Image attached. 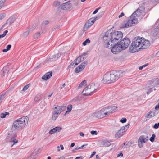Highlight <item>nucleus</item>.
<instances>
[{
  "label": "nucleus",
  "instance_id": "f257e3e1",
  "mask_svg": "<svg viewBox=\"0 0 159 159\" xmlns=\"http://www.w3.org/2000/svg\"><path fill=\"white\" fill-rule=\"evenodd\" d=\"M111 30L106 32L103 37L104 41V46L107 48H112L113 45L116 44L123 37V34L121 31L115 32L113 33L111 32Z\"/></svg>",
  "mask_w": 159,
  "mask_h": 159
},
{
  "label": "nucleus",
  "instance_id": "f03ea898",
  "mask_svg": "<svg viewBox=\"0 0 159 159\" xmlns=\"http://www.w3.org/2000/svg\"><path fill=\"white\" fill-rule=\"evenodd\" d=\"M145 11V7L143 6L139 7L130 16L127 23L122 25L121 28H127L131 26L133 24H136L138 22V19L136 18Z\"/></svg>",
  "mask_w": 159,
  "mask_h": 159
},
{
  "label": "nucleus",
  "instance_id": "7ed1b4c3",
  "mask_svg": "<svg viewBox=\"0 0 159 159\" xmlns=\"http://www.w3.org/2000/svg\"><path fill=\"white\" fill-rule=\"evenodd\" d=\"M130 43V39L128 38H124L121 41H118L115 44L111 49V52L114 54L119 52L121 50L126 49Z\"/></svg>",
  "mask_w": 159,
  "mask_h": 159
},
{
  "label": "nucleus",
  "instance_id": "20e7f679",
  "mask_svg": "<svg viewBox=\"0 0 159 159\" xmlns=\"http://www.w3.org/2000/svg\"><path fill=\"white\" fill-rule=\"evenodd\" d=\"M115 71H112L110 73L108 72L103 76V79L102 80V83L106 84L113 83L118 80Z\"/></svg>",
  "mask_w": 159,
  "mask_h": 159
},
{
  "label": "nucleus",
  "instance_id": "39448f33",
  "mask_svg": "<svg viewBox=\"0 0 159 159\" xmlns=\"http://www.w3.org/2000/svg\"><path fill=\"white\" fill-rule=\"evenodd\" d=\"M142 37H137L133 39V41L131 44L129 48V51L130 52L134 53L137 51L139 49H141V47L142 43Z\"/></svg>",
  "mask_w": 159,
  "mask_h": 159
},
{
  "label": "nucleus",
  "instance_id": "423d86ee",
  "mask_svg": "<svg viewBox=\"0 0 159 159\" xmlns=\"http://www.w3.org/2000/svg\"><path fill=\"white\" fill-rule=\"evenodd\" d=\"M17 135L15 134H8V135L7 136L6 140L7 142H10L13 143L12 145V147L16 143L18 142V140L16 139Z\"/></svg>",
  "mask_w": 159,
  "mask_h": 159
},
{
  "label": "nucleus",
  "instance_id": "0eeeda50",
  "mask_svg": "<svg viewBox=\"0 0 159 159\" xmlns=\"http://www.w3.org/2000/svg\"><path fill=\"white\" fill-rule=\"evenodd\" d=\"M117 107L116 106L107 107L103 108L104 112L107 116L116 111L117 110Z\"/></svg>",
  "mask_w": 159,
  "mask_h": 159
},
{
  "label": "nucleus",
  "instance_id": "6e6552de",
  "mask_svg": "<svg viewBox=\"0 0 159 159\" xmlns=\"http://www.w3.org/2000/svg\"><path fill=\"white\" fill-rule=\"evenodd\" d=\"M148 140V136L143 135L139 137L138 139V146L140 148L143 147V143L146 142Z\"/></svg>",
  "mask_w": 159,
  "mask_h": 159
},
{
  "label": "nucleus",
  "instance_id": "1a4fd4ad",
  "mask_svg": "<svg viewBox=\"0 0 159 159\" xmlns=\"http://www.w3.org/2000/svg\"><path fill=\"white\" fill-rule=\"evenodd\" d=\"M19 121L20 122L21 125L23 128L26 127L28 125V121L29 118L27 116H23L22 117L18 119Z\"/></svg>",
  "mask_w": 159,
  "mask_h": 159
},
{
  "label": "nucleus",
  "instance_id": "9d476101",
  "mask_svg": "<svg viewBox=\"0 0 159 159\" xmlns=\"http://www.w3.org/2000/svg\"><path fill=\"white\" fill-rule=\"evenodd\" d=\"M104 111L103 108L100 111L94 113L93 115L95 117L101 119L107 116Z\"/></svg>",
  "mask_w": 159,
  "mask_h": 159
},
{
  "label": "nucleus",
  "instance_id": "9b49d317",
  "mask_svg": "<svg viewBox=\"0 0 159 159\" xmlns=\"http://www.w3.org/2000/svg\"><path fill=\"white\" fill-rule=\"evenodd\" d=\"M16 20L15 17L12 16L9 17L6 21V22L2 27L1 29H2L7 26H10Z\"/></svg>",
  "mask_w": 159,
  "mask_h": 159
},
{
  "label": "nucleus",
  "instance_id": "f8f14e48",
  "mask_svg": "<svg viewBox=\"0 0 159 159\" xmlns=\"http://www.w3.org/2000/svg\"><path fill=\"white\" fill-rule=\"evenodd\" d=\"M142 43L141 47V49H145L149 47L150 43L148 40H145L143 38H142Z\"/></svg>",
  "mask_w": 159,
  "mask_h": 159
},
{
  "label": "nucleus",
  "instance_id": "ddd939ff",
  "mask_svg": "<svg viewBox=\"0 0 159 159\" xmlns=\"http://www.w3.org/2000/svg\"><path fill=\"white\" fill-rule=\"evenodd\" d=\"M125 131V127H122L119 130L116 134L115 135V138L118 139L120 137L124 135Z\"/></svg>",
  "mask_w": 159,
  "mask_h": 159
},
{
  "label": "nucleus",
  "instance_id": "4468645a",
  "mask_svg": "<svg viewBox=\"0 0 159 159\" xmlns=\"http://www.w3.org/2000/svg\"><path fill=\"white\" fill-rule=\"evenodd\" d=\"M93 93L89 85L85 87L82 92V94L85 96H89Z\"/></svg>",
  "mask_w": 159,
  "mask_h": 159
},
{
  "label": "nucleus",
  "instance_id": "2eb2a0df",
  "mask_svg": "<svg viewBox=\"0 0 159 159\" xmlns=\"http://www.w3.org/2000/svg\"><path fill=\"white\" fill-rule=\"evenodd\" d=\"M99 85L98 83H93L89 85L93 93L95 92V90L98 88Z\"/></svg>",
  "mask_w": 159,
  "mask_h": 159
},
{
  "label": "nucleus",
  "instance_id": "dca6fc26",
  "mask_svg": "<svg viewBox=\"0 0 159 159\" xmlns=\"http://www.w3.org/2000/svg\"><path fill=\"white\" fill-rule=\"evenodd\" d=\"M13 127L15 128V129L17 130L19 129H20L23 128L22 126L21 125L20 122L19 121L18 119L14 121Z\"/></svg>",
  "mask_w": 159,
  "mask_h": 159
},
{
  "label": "nucleus",
  "instance_id": "f3484780",
  "mask_svg": "<svg viewBox=\"0 0 159 159\" xmlns=\"http://www.w3.org/2000/svg\"><path fill=\"white\" fill-rule=\"evenodd\" d=\"M61 55V53H58L54 55L52 57H50L48 60L51 61H55L60 57Z\"/></svg>",
  "mask_w": 159,
  "mask_h": 159
},
{
  "label": "nucleus",
  "instance_id": "a211bd4d",
  "mask_svg": "<svg viewBox=\"0 0 159 159\" xmlns=\"http://www.w3.org/2000/svg\"><path fill=\"white\" fill-rule=\"evenodd\" d=\"M100 145L102 147H108L111 145L110 142L107 139H103L100 142Z\"/></svg>",
  "mask_w": 159,
  "mask_h": 159
},
{
  "label": "nucleus",
  "instance_id": "6ab92c4d",
  "mask_svg": "<svg viewBox=\"0 0 159 159\" xmlns=\"http://www.w3.org/2000/svg\"><path fill=\"white\" fill-rule=\"evenodd\" d=\"M52 71L48 72L46 73L44 75H43L42 78L44 79L45 80L49 79L52 76Z\"/></svg>",
  "mask_w": 159,
  "mask_h": 159
},
{
  "label": "nucleus",
  "instance_id": "aec40b11",
  "mask_svg": "<svg viewBox=\"0 0 159 159\" xmlns=\"http://www.w3.org/2000/svg\"><path fill=\"white\" fill-rule=\"evenodd\" d=\"M62 129V128L60 127H57L51 129L49 133L50 134H52L54 133L58 132Z\"/></svg>",
  "mask_w": 159,
  "mask_h": 159
},
{
  "label": "nucleus",
  "instance_id": "412c9836",
  "mask_svg": "<svg viewBox=\"0 0 159 159\" xmlns=\"http://www.w3.org/2000/svg\"><path fill=\"white\" fill-rule=\"evenodd\" d=\"M40 152V148L35 149L32 153L31 157H29L28 159H34V157H32L39 154Z\"/></svg>",
  "mask_w": 159,
  "mask_h": 159
},
{
  "label": "nucleus",
  "instance_id": "4be33fe9",
  "mask_svg": "<svg viewBox=\"0 0 159 159\" xmlns=\"http://www.w3.org/2000/svg\"><path fill=\"white\" fill-rule=\"evenodd\" d=\"M115 73L118 79L120 77L123 76L125 74V71L121 70L117 71H115Z\"/></svg>",
  "mask_w": 159,
  "mask_h": 159
},
{
  "label": "nucleus",
  "instance_id": "5701e85b",
  "mask_svg": "<svg viewBox=\"0 0 159 159\" xmlns=\"http://www.w3.org/2000/svg\"><path fill=\"white\" fill-rule=\"evenodd\" d=\"M66 107H62V106H58L55 107V109H57V113L60 114L63 111L66 110Z\"/></svg>",
  "mask_w": 159,
  "mask_h": 159
},
{
  "label": "nucleus",
  "instance_id": "b1692460",
  "mask_svg": "<svg viewBox=\"0 0 159 159\" xmlns=\"http://www.w3.org/2000/svg\"><path fill=\"white\" fill-rule=\"evenodd\" d=\"M7 66H5L3 67V69L1 71V74L4 76L5 74H7L9 72V70L7 69Z\"/></svg>",
  "mask_w": 159,
  "mask_h": 159
},
{
  "label": "nucleus",
  "instance_id": "393cba45",
  "mask_svg": "<svg viewBox=\"0 0 159 159\" xmlns=\"http://www.w3.org/2000/svg\"><path fill=\"white\" fill-rule=\"evenodd\" d=\"M59 113H57V111L56 110H54L52 113V119L53 120H55L57 118L58 116V114Z\"/></svg>",
  "mask_w": 159,
  "mask_h": 159
},
{
  "label": "nucleus",
  "instance_id": "a878e982",
  "mask_svg": "<svg viewBox=\"0 0 159 159\" xmlns=\"http://www.w3.org/2000/svg\"><path fill=\"white\" fill-rule=\"evenodd\" d=\"M92 19H90L88 20V22L85 23V25L88 27H90L94 23L93 20H92Z\"/></svg>",
  "mask_w": 159,
  "mask_h": 159
},
{
  "label": "nucleus",
  "instance_id": "bb28decb",
  "mask_svg": "<svg viewBox=\"0 0 159 159\" xmlns=\"http://www.w3.org/2000/svg\"><path fill=\"white\" fill-rule=\"evenodd\" d=\"M57 9V11L60 10L61 9L63 10H67V8L66 6L65 3H64L60 6Z\"/></svg>",
  "mask_w": 159,
  "mask_h": 159
},
{
  "label": "nucleus",
  "instance_id": "cd10ccee",
  "mask_svg": "<svg viewBox=\"0 0 159 159\" xmlns=\"http://www.w3.org/2000/svg\"><path fill=\"white\" fill-rule=\"evenodd\" d=\"M72 108V105L71 104L69 105L67 107V111H66L64 115H66V114H68L70 112Z\"/></svg>",
  "mask_w": 159,
  "mask_h": 159
},
{
  "label": "nucleus",
  "instance_id": "c85d7f7f",
  "mask_svg": "<svg viewBox=\"0 0 159 159\" xmlns=\"http://www.w3.org/2000/svg\"><path fill=\"white\" fill-rule=\"evenodd\" d=\"M33 30L30 29L28 30L25 32L21 34V36L24 38L26 37L28 35L30 31L32 30Z\"/></svg>",
  "mask_w": 159,
  "mask_h": 159
},
{
  "label": "nucleus",
  "instance_id": "c756f323",
  "mask_svg": "<svg viewBox=\"0 0 159 159\" xmlns=\"http://www.w3.org/2000/svg\"><path fill=\"white\" fill-rule=\"evenodd\" d=\"M87 64L88 62L86 61H85L82 63L81 64H80L79 66L83 70L85 67V66L87 65Z\"/></svg>",
  "mask_w": 159,
  "mask_h": 159
},
{
  "label": "nucleus",
  "instance_id": "7c9ffc66",
  "mask_svg": "<svg viewBox=\"0 0 159 159\" xmlns=\"http://www.w3.org/2000/svg\"><path fill=\"white\" fill-rule=\"evenodd\" d=\"M155 116V115L154 114V112L153 111H151L149 112L147 114L146 116V117H152Z\"/></svg>",
  "mask_w": 159,
  "mask_h": 159
},
{
  "label": "nucleus",
  "instance_id": "2f4dec72",
  "mask_svg": "<svg viewBox=\"0 0 159 159\" xmlns=\"http://www.w3.org/2000/svg\"><path fill=\"white\" fill-rule=\"evenodd\" d=\"M66 6L67 8V10L71 9L72 7V4L70 2V1L67 2L66 3H65Z\"/></svg>",
  "mask_w": 159,
  "mask_h": 159
},
{
  "label": "nucleus",
  "instance_id": "473e14b6",
  "mask_svg": "<svg viewBox=\"0 0 159 159\" xmlns=\"http://www.w3.org/2000/svg\"><path fill=\"white\" fill-rule=\"evenodd\" d=\"M83 70L79 66L77 67L75 70V72L78 73Z\"/></svg>",
  "mask_w": 159,
  "mask_h": 159
},
{
  "label": "nucleus",
  "instance_id": "72a5a7b5",
  "mask_svg": "<svg viewBox=\"0 0 159 159\" xmlns=\"http://www.w3.org/2000/svg\"><path fill=\"white\" fill-rule=\"evenodd\" d=\"M81 100V97L79 96H78L72 99V101L73 102H75L77 101H80Z\"/></svg>",
  "mask_w": 159,
  "mask_h": 159
},
{
  "label": "nucleus",
  "instance_id": "f704fd0d",
  "mask_svg": "<svg viewBox=\"0 0 159 159\" xmlns=\"http://www.w3.org/2000/svg\"><path fill=\"white\" fill-rule=\"evenodd\" d=\"M86 83V80H83L80 84V85L79 86L78 88L82 87L84 85V84Z\"/></svg>",
  "mask_w": 159,
  "mask_h": 159
},
{
  "label": "nucleus",
  "instance_id": "c9c22d12",
  "mask_svg": "<svg viewBox=\"0 0 159 159\" xmlns=\"http://www.w3.org/2000/svg\"><path fill=\"white\" fill-rule=\"evenodd\" d=\"M6 0H0V8L3 7Z\"/></svg>",
  "mask_w": 159,
  "mask_h": 159
},
{
  "label": "nucleus",
  "instance_id": "e433bc0d",
  "mask_svg": "<svg viewBox=\"0 0 159 159\" xmlns=\"http://www.w3.org/2000/svg\"><path fill=\"white\" fill-rule=\"evenodd\" d=\"M60 2L57 1H55L53 3V5L55 7H57L60 5Z\"/></svg>",
  "mask_w": 159,
  "mask_h": 159
},
{
  "label": "nucleus",
  "instance_id": "4c0bfd02",
  "mask_svg": "<svg viewBox=\"0 0 159 159\" xmlns=\"http://www.w3.org/2000/svg\"><path fill=\"white\" fill-rule=\"evenodd\" d=\"M90 42V41L89 39H87L83 43V45L85 46L87 44V43H89Z\"/></svg>",
  "mask_w": 159,
  "mask_h": 159
},
{
  "label": "nucleus",
  "instance_id": "58836bf2",
  "mask_svg": "<svg viewBox=\"0 0 159 159\" xmlns=\"http://www.w3.org/2000/svg\"><path fill=\"white\" fill-rule=\"evenodd\" d=\"M156 24L157 25V28H155V30L157 31V32H159V19L157 20Z\"/></svg>",
  "mask_w": 159,
  "mask_h": 159
},
{
  "label": "nucleus",
  "instance_id": "ea45409f",
  "mask_svg": "<svg viewBox=\"0 0 159 159\" xmlns=\"http://www.w3.org/2000/svg\"><path fill=\"white\" fill-rule=\"evenodd\" d=\"M156 136L155 134H153L151 137L150 138V140L152 142H153L154 141V139Z\"/></svg>",
  "mask_w": 159,
  "mask_h": 159
},
{
  "label": "nucleus",
  "instance_id": "a19ab883",
  "mask_svg": "<svg viewBox=\"0 0 159 159\" xmlns=\"http://www.w3.org/2000/svg\"><path fill=\"white\" fill-rule=\"evenodd\" d=\"M49 23V21L48 20H45L43 21L42 24V26H45L48 24Z\"/></svg>",
  "mask_w": 159,
  "mask_h": 159
},
{
  "label": "nucleus",
  "instance_id": "79ce46f5",
  "mask_svg": "<svg viewBox=\"0 0 159 159\" xmlns=\"http://www.w3.org/2000/svg\"><path fill=\"white\" fill-rule=\"evenodd\" d=\"M40 98H41L40 97V96H36L34 98V101L35 102H38L40 100Z\"/></svg>",
  "mask_w": 159,
  "mask_h": 159
},
{
  "label": "nucleus",
  "instance_id": "37998d69",
  "mask_svg": "<svg viewBox=\"0 0 159 159\" xmlns=\"http://www.w3.org/2000/svg\"><path fill=\"white\" fill-rule=\"evenodd\" d=\"M40 32H38L35 34L34 35V39H35L37 38L38 37L40 36Z\"/></svg>",
  "mask_w": 159,
  "mask_h": 159
},
{
  "label": "nucleus",
  "instance_id": "c03bdc74",
  "mask_svg": "<svg viewBox=\"0 0 159 159\" xmlns=\"http://www.w3.org/2000/svg\"><path fill=\"white\" fill-rule=\"evenodd\" d=\"M60 27V25H57L55 26H54L53 28L52 29V31H53L55 30H56V29H58Z\"/></svg>",
  "mask_w": 159,
  "mask_h": 159
},
{
  "label": "nucleus",
  "instance_id": "a18cd8bd",
  "mask_svg": "<svg viewBox=\"0 0 159 159\" xmlns=\"http://www.w3.org/2000/svg\"><path fill=\"white\" fill-rule=\"evenodd\" d=\"M126 119L125 118H122V119L120 120V122L122 123L126 122Z\"/></svg>",
  "mask_w": 159,
  "mask_h": 159
},
{
  "label": "nucleus",
  "instance_id": "49530a36",
  "mask_svg": "<svg viewBox=\"0 0 159 159\" xmlns=\"http://www.w3.org/2000/svg\"><path fill=\"white\" fill-rule=\"evenodd\" d=\"M5 93L2 94L0 95V98L1 99V101H2V100L4 99L5 96Z\"/></svg>",
  "mask_w": 159,
  "mask_h": 159
},
{
  "label": "nucleus",
  "instance_id": "de8ad7c7",
  "mask_svg": "<svg viewBox=\"0 0 159 159\" xmlns=\"http://www.w3.org/2000/svg\"><path fill=\"white\" fill-rule=\"evenodd\" d=\"M76 65H75V64L74 63V61H73V62L71 63L69 65V67H71L72 66V67L74 68L75 67Z\"/></svg>",
  "mask_w": 159,
  "mask_h": 159
},
{
  "label": "nucleus",
  "instance_id": "09e8293b",
  "mask_svg": "<svg viewBox=\"0 0 159 159\" xmlns=\"http://www.w3.org/2000/svg\"><path fill=\"white\" fill-rule=\"evenodd\" d=\"M91 133L92 135H97L98 134L97 132L96 131H93L92 130L91 131Z\"/></svg>",
  "mask_w": 159,
  "mask_h": 159
},
{
  "label": "nucleus",
  "instance_id": "8fccbe9b",
  "mask_svg": "<svg viewBox=\"0 0 159 159\" xmlns=\"http://www.w3.org/2000/svg\"><path fill=\"white\" fill-rule=\"evenodd\" d=\"M79 58V57H77L74 61V63H75V65H77L79 63H78V60Z\"/></svg>",
  "mask_w": 159,
  "mask_h": 159
},
{
  "label": "nucleus",
  "instance_id": "3c124183",
  "mask_svg": "<svg viewBox=\"0 0 159 159\" xmlns=\"http://www.w3.org/2000/svg\"><path fill=\"white\" fill-rule=\"evenodd\" d=\"M159 127V123H155L153 126V128L155 129H157Z\"/></svg>",
  "mask_w": 159,
  "mask_h": 159
},
{
  "label": "nucleus",
  "instance_id": "603ef678",
  "mask_svg": "<svg viewBox=\"0 0 159 159\" xmlns=\"http://www.w3.org/2000/svg\"><path fill=\"white\" fill-rule=\"evenodd\" d=\"M78 57H79V58L78 59V63H80V62H81L82 61H82V56H80Z\"/></svg>",
  "mask_w": 159,
  "mask_h": 159
},
{
  "label": "nucleus",
  "instance_id": "864d4df0",
  "mask_svg": "<svg viewBox=\"0 0 159 159\" xmlns=\"http://www.w3.org/2000/svg\"><path fill=\"white\" fill-rule=\"evenodd\" d=\"M6 114L4 113H2L0 116V117L1 118H4L6 116Z\"/></svg>",
  "mask_w": 159,
  "mask_h": 159
},
{
  "label": "nucleus",
  "instance_id": "5fc2aeb1",
  "mask_svg": "<svg viewBox=\"0 0 159 159\" xmlns=\"http://www.w3.org/2000/svg\"><path fill=\"white\" fill-rule=\"evenodd\" d=\"M28 85L29 84H27L25 86L23 89L22 90L24 91H25L26 90H27L29 87Z\"/></svg>",
  "mask_w": 159,
  "mask_h": 159
},
{
  "label": "nucleus",
  "instance_id": "6e6d98bb",
  "mask_svg": "<svg viewBox=\"0 0 159 159\" xmlns=\"http://www.w3.org/2000/svg\"><path fill=\"white\" fill-rule=\"evenodd\" d=\"M152 88H150L148 90L147 92V94H148V95L150 93L152 92Z\"/></svg>",
  "mask_w": 159,
  "mask_h": 159
},
{
  "label": "nucleus",
  "instance_id": "4d7b16f0",
  "mask_svg": "<svg viewBox=\"0 0 159 159\" xmlns=\"http://www.w3.org/2000/svg\"><path fill=\"white\" fill-rule=\"evenodd\" d=\"M91 19H92V20H93V22H94L95 21L98 20L99 19V17H94L93 18H91Z\"/></svg>",
  "mask_w": 159,
  "mask_h": 159
},
{
  "label": "nucleus",
  "instance_id": "13d9d810",
  "mask_svg": "<svg viewBox=\"0 0 159 159\" xmlns=\"http://www.w3.org/2000/svg\"><path fill=\"white\" fill-rule=\"evenodd\" d=\"M11 46L10 44H9L7 46L6 48L7 49L8 51L10 50V48H11Z\"/></svg>",
  "mask_w": 159,
  "mask_h": 159
},
{
  "label": "nucleus",
  "instance_id": "bf43d9fd",
  "mask_svg": "<svg viewBox=\"0 0 159 159\" xmlns=\"http://www.w3.org/2000/svg\"><path fill=\"white\" fill-rule=\"evenodd\" d=\"M100 8L96 9L93 12V14H96L98 11V10L100 9Z\"/></svg>",
  "mask_w": 159,
  "mask_h": 159
},
{
  "label": "nucleus",
  "instance_id": "052dcab7",
  "mask_svg": "<svg viewBox=\"0 0 159 159\" xmlns=\"http://www.w3.org/2000/svg\"><path fill=\"white\" fill-rule=\"evenodd\" d=\"M129 124H128L127 125H125V126H122V127H125V130L126 131V130L129 127Z\"/></svg>",
  "mask_w": 159,
  "mask_h": 159
},
{
  "label": "nucleus",
  "instance_id": "680f3d73",
  "mask_svg": "<svg viewBox=\"0 0 159 159\" xmlns=\"http://www.w3.org/2000/svg\"><path fill=\"white\" fill-rule=\"evenodd\" d=\"M87 52H84L83 54L82 55H81L80 56H82V57H83V56H87Z\"/></svg>",
  "mask_w": 159,
  "mask_h": 159
},
{
  "label": "nucleus",
  "instance_id": "e2e57ef3",
  "mask_svg": "<svg viewBox=\"0 0 159 159\" xmlns=\"http://www.w3.org/2000/svg\"><path fill=\"white\" fill-rule=\"evenodd\" d=\"M96 152H95L94 151L93 152L92 154L91 155L90 158H92L93 157V156L95 155L96 154Z\"/></svg>",
  "mask_w": 159,
  "mask_h": 159
},
{
  "label": "nucleus",
  "instance_id": "0e129e2a",
  "mask_svg": "<svg viewBox=\"0 0 159 159\" xmlns=\"http://www.w3.org/2000/svg\"><path fill=\"white\" fill-rule=\"evenodd\" d=\"M124 15V13L123 12H122L120 15L118 17L119 18H120L122 16Z\"/></svg>",
  "mask_w": 159,
  "mask_h": 159
},
{
  "label": "nucleus",
  "instance_id": "69168bd1",
  "mask_svg": "<svg viewBox=\"0 0 159 159\" xmlns=\"http://www.w3.org/2000/svg\"><path fill=\"white\" fill-rule=\"evenodd\" d=\"M155 84L156 85H157L159 84V79H157L156 80V81L155 83Z\"/></svg>",
  "mask_w": 159,
  "mask_h": 159
},
{
  "label": "nucleus",
  "instance_id": "338daca9",
  "mask_svg": "<svg viewBox=\"0 0 159 159\" xmlns=\"http://www.w3.org/2000/svg\"><path fill=\"white\" fill-rule=\"evenodd\" d=\"M159 108V103L158 105H156L155 107V109L156 110H157V109Z\"/></svg>",
  "mask_w": 159,
  "mask_h": 159
},
{
  "label": "nucleus",
  "instance_id": "774afa93",
  "mask_svg": "<svg viewBox=\"0 0 159 159\" xmlns=\"http://www.w3.org/2000/svg\"><path fill=\"white\" fill-rule=\"evenodd\" d=\"M65 159V158L63 156H61L58 158H57V159Z\"/></svg>",
  "mask_w": 159,
  "mask_h": 159
}]
</instances>
